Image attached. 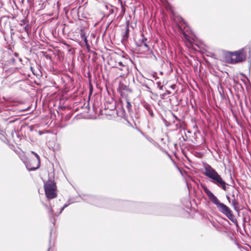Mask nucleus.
I'll list each match as a JSON object with an SVG mask.
<instances>
[{"instance_id":"obj_20","label":"nucleus","mask_w":251,"mask_h":251,"mask_svg":"<svg viewBox=\"0 0 251 251\" xmlns=\"http://www.w3.org/2000/svg\"><path fill=\"white\" fill-rule=\"evenodd\" d=\"M50 248H49V249H48V251H50Z\"/></svg>"},{"instance_id":"obj_6","label":"nucleus","mask_w":251,"mask_h":251,"mask_svg":"<svg viewBox=\"0 0 251 251\" xmlns=\"http://www.w3.org/2000/svg\"><path fill=\"white\" fill-rule=\"evenodd\" d=\"M31 152L35 156L36 160L35 161L32 160L30 162L26 164V167L29 171L37 169L39 167L40 163L39 156L33 151H31Z\"/></svg>"},{"instance_id":"obj_12","label":"nucleus","mask_w":251,"mask_h":251,"mask_svg":"<svg viewBox=\"0 0 251 251\" xmlns=\"http://www.w3.org/2000/svg\"><path fill=\"white\" fill-rule=\"evenodd\" d=\"M145 109H146L148 111L149 110H151V108H150V106H149V105H148V104H146V105H145Z\"/></svg>"},{"instance_id":"obj_7","label":"nucleus","mask_w":251,"mask_h":251,"mask_svg":"<svg viewBox=\"0 0 251 251\" xmlns=\"http://www.w3.org/2000/svg\"><path fill=\"white\" fill-rule=\"evenodd\" d=\"M147 39L143 36L142 39L141 40L142 44L143 45V46L147 48V50H149V47L147 44Z\"/></svg>"},{"instance_id":"obj_3","label":"nucleus","mask_w":251,"mask_h":251,"mask_svg":"<svg viewBox=\"0 0 251 251\" xmlns=\"http://www.w3.org/2000/svg\"><path fill=\"white\" fill-rule=\"evenodd\" d=\"M246 49L242 48L237 51L228 52L225 55L226 61L232 64L244 61L247 57Z\"/></svg>"},{"instance_id":"obj_8","label":"nucleus","mask_w":251,"mask_h":251,"mask_svg":"<svg viewBox=\"0 0 251 251\" xmlns=\"http://www.w3.org/2000/svg\"><path fill=\"white\" fill-rule=\"evenodd\" d=\"M232 205L233 206V207L235 210H237L238 202L235 198H234L232 200Z\"/></svg>"},{"instance_id":"obj_19","label":"nucleus","mask_w":251,"mask_h":251,"mask_svg":"<svg viewBox=\"0 0 251 251\" xmlns=\"http://www.w3.org/2000/svg\"><path fill=\"white\" fill-rule=\"evenodd\" d=\"M167 93L168 94H170V91H167Z\"/></svg>"},{"instance_id":"obj_1","label":"nucleus","mask_w":251,"mask_h":251,"mask_svg":"<svg viewBox=\"0 0 251 251\" xmlns=\"http://www.w3.org/2000/svg\"><path fill=\"white\" fill-rule=\"evenodd\" d=\"M204 192L210 201L214 204L218 210L226 216L232 222L237 225V220L233 214L231 210L226 204L221 202L204 185H201Z\"/></svg>"},{"instance_id":"obj_17","label":"nucleus","mask_w":251,"mask_h":251,"mask_svg":"<svg viewBox=\"0 0 251 251\" xmlns=\"http://www.w3.org/2000/svg\"><path fill=\"white\" fill-rule=\"evenodd\" d=\"M226 199L229 201V197L228 196H226Z\"/></svg>"},{"instance_id":"obj_11","label":"nucleus","mask_w":251,"mask_h":251,"mask_svg":"<svg viewBox=\"0 0 251 251\" xmlns=\"http://www.w3.org/2000/svg\"><path fill=\"white\" fill-rule=\"evenodd\" d=\"M128 34H129V28H128V26H127L126 31H125V36L127 37L128 36Z\"/></svg>"},{"instance_id":"obj_16","label":"nucleus","mask_w":251,"mask_h":251,"mask_svg":"<svg viewBox=\"0 0 251 251\" xmlns=\"http://www.w3.org/2000/svg\"><path fill=\"white\" fill-rule=\"evenodd\" d=\"M49 212H50L51 214H52L53 210H52L51 208H50V211H49Z\"/></svg>"},{"instance_id":"obj_10","label":"nucleus","mask_w":251,"mask_h":251,"mask_svg":"<svg viewBox=\"0 0 251 251\" xmlns=\"http://www.w3.org/2000/svg\"><path fill=\"white\" fill-rule=\"evenodd\" d=\"M68 204H65L63 206V207L61 208V209L60 211L59 212V213L58 214H54V215H55L56 217L58 216V215H59V214H60V213L62 212V211L64 210V209L65 208H66L67 206H68Z\"/></svg>"},{"instance_id":"obj_4","label":"nucleus","mask_w":251,"mask_h":251,"mask_svg":"<svg viewBox=\"0 0 251 251\" xmlns=\"http://www.w3.org/2000/svg\"><path fill=\"white\" fill-rule=\"evenodd\" d=\"M44 187L48 199H52L56 197V186L54 180L50 179L45 182Z\"/></svg>"},{"instance_id":"obj_9","label":"nucleus","mask_w":251,"mask_h":251,"mask_svg":"<svg viewBox=\"0 0 251 251\" xmlns=\"http://www.w3.org/2000/svg\"><path fill=\"white\" fill-rule=\"evenodd\" d=\"M126 107L129 112L131 111V105L127 99L126 100Z\"/></svg>"},{"instance_id":"obj_13","label":"nucleus","mask_w":251,"mask_h":251,"mask_svg":"<svg viewBox=\"0 0 251 251\" xmlns=\"http://www.w3.org/2000/svg\"><path fill=\"white\" fill-rule=\"evenodd\" d=\"M148 112L149 113V114L151 116V117H153V111L151 110H150L148 111Z\"/></svg>"},{"instance_id":"obj_2","label":"nucleus","mask_w":251,"mask_h":251,"mask_svg":"<svg viewBox=\"0 0 251 251\" xmlns=\"http://www.w3.org/2000/svg\"><path fill=\"white\" fill-rule=\"evenodd\" d=\"M204 171L203 174L204 176L210 179L211 181L218 187L226 191L228 184L223 180L221 175L213 169L210 165L205 163L203 164Z\"/></svg>"},{"instance_id":"obj_5","label":"nucleus","mask_w":251,"mask_h":251,"mask_svg":"<svg viewBox=\"0 0 251 251\" xmlns=\"http://www.w3.org/2000/svg\"><path fill=\"white\" fill-rule=\"evenodd\" d=\"M125 58L124 56L115 54L112 56L110 60V63L112 65L113 62H114L113 67L119 68L120 70L123 71L125 69H126V66L124 64Z\"/></svg>"},{"instance_id":"obj_18","label":"nucleus","mask_w":251,"mask_h":251,"mask_svg":"<svg viewBox=\"0 0 251 251\" xmlns=\"http://www.w3.org/2000/svg\"><path fill=\"white\" fill-rule=\"evenodd\" d=\"M84 41H85V42L86 43H87V39H86V38H85V39H84Z\"/></svg>"},{"instance_id":"obj_15","label":"nucleus","mask_w":251,"mask_h":251,"mask_svg":"<svg viewBox=\"0 0 251 251\" xmlns=\"http://www.w3.org/2000/svg\"><path fill=\"white\" fill-rule=\"evenodd\" d=\"M184 36L186 40H188V36L185 33H184Z\"/></svg>"},{"instance_id":"obj_14","label":"nucleus","mask_w":251,"mask_h":251,"mask_svg":"<svg viewBox=\"0 0 251 251\" xmlns=\"http://www.w3.org/2000/svg\"><path fill=\"white\" fill-rule=\"evenodd\" d=\"M157 84H158V86L159 87L160 89H162L163 86H161V83L158 82Z\"/></svg>"}]
</instances>
